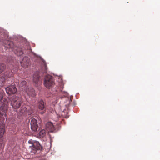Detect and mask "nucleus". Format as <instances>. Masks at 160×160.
<instances>
[{
	"mask_svg": "<svg viewBox=\"0 0 160 160\" xmlns=\"http://www.w3.org/2000/svg\"><path fill=\"white\" fill-rule=\"evenodd\" d=\"M8 105L7 100L3 98V94L0 93V138L3 135L5 132V125L2 122L6 116Z\"/></svg>",
	"mask_w": 160,
	"mask_h": 160,
	"instance_id": "obj_1",
	"label": "nucleus"
},
{
	"mask_svg": "<svg viewBox=\"0 0 160 160\" xmlns=\"http://www.w3.org/2000/svg\"><path fill=\"white\" fill-rule=\"evenodd\" d=\"M12 72L10 70L6 71L4 73V77L6 78H8V77H11L12 75Z\"/></svg>",
	"mask_w": 160,
	"mask_h": 160,
	"instance_id": "obj_13",
	"label": "nucleus"
},
{
	"mask_svg": "<svg viewBox=\"0 0 160 160\" xmlns=\"http://www.w3.org/2000/svg\"><path fill=\"white\" fill-rule=\"evenodd\" d=\"M20 63L22 67L26 68L29 65V60L27 57H25L20 61Z\"/></svg>",
	"mask_w": 160,
	"mask_h": 160,
	"instance_id": "obj_9",
	"label": "nucleus"
},
{
	"mask_svg": "<svg viewBox=\"0 0 160 160\" xmlns=\"http://www.w3.org/2000/svg\"><path fill=\"white\" fill-rule=\"evenodd\" d=\"M44 67L46 69H47V66L46 63H45L44 64Z\"/></svg>",
	"mask_w": 160,
	"mask_h": 160,
	"instance_id": "obj_19",
	"label": "nucleus"
},
{
	"mask_svg": "<svg viewBox=\"0 0 160 160\" xmlns=\"http://www.w3.org/2000/svg\"><path fill=\"white\" fill-rule=\"evenodd\" d=\"M5 90L7 94H14L17 91V89L15 85H11L5 88Z\"/></svg>",
	"mask_w": 160,
	"mask_h": 160,
	"instance_id": "obj_6",
	"label": "nucleus"
},
{
	"mask_svg": "<svg viewBox=\"0 0 160 160\" xmlns=\"http://www.w3.org/2000/svg\"><path fill=\"white\" fill-rule=\"evenodd\" d=\"M4 46L6 48H12L14 53L18 56H21L23 54L22 49L20 48L14 46L13 43L8 40H5L4 42Z\"/></svg>",
	"mask_w": 160,
	"mask_h": 160,
	"instance_id": "obj_2",
	"label": "nucleus"
},
{
	"mask_svg": "<svg viewBox=\"0 0 160 160\" xmlns=\"http://www.w3.org/2000/svg\"><path fill=\"white\" fill-rule=\"evenodd\" d=\"M4 147V144L1 139H0V149L2 148H3Z\"/></svg>",
	"mask_w": 160,
	"mask_h": 160,
	"instance_id": "obj_18",
	"label": "nucleus"
},
{
	"mask_svg": "<svg viewBox=\"0 0 160 160\" xmlns=\"http://www.w3.org/2000/svg\"><path fill=\"white\" fill-rule=\"evenodd\" d=\"M27 108L25 106H22L20 109L19 112H18L20 116L24 115L27 113Z\"/></svg>",
	"mask_w": 160,
	"mask_h": 160,
	"instance_id": "obj_12",
	"label": "nucleus"
},
{
	"mask_svg": "<svg viewBox=\"0 0 160 160\" xmlns=\"http://www.w3.org/2000/svg\"><path fill=\"white\" fill-rule=\"evenodd\" d=\"M31 129L34 131H37L38 128V125L37 120L34 119H32L31 121Z\"/></svg>",
	"mask_w": 160,
	"mask_h": 160,
	"instance_id": "obj_8",
	"label": "nucleus"
},
{
	"mask_svg": "<svg viewBox=\"0 0 160 160\" xmlns=\"http://www.w3.org/2000/svg\"><path fill=\"white\" fill-rule=\"evenodd\" d=\"M46 127V128L50 132H53L55 130V127L51 122H48L47 123Z\"/></svg>",
	"mask_w": 160,
	"mask_h": 160,
	"instance_id": "obj_10",
	"label": "nucleus"
},
{
	"mask_svg": "<svg viewBox=\"0 0 160 160\" xmlns=\"http://www.w3.org/2000/svg\"><path fill=\"white\" fill-rule=\"evenodd\" d=\"M6 65L3 63L0 64V73H2L5 69Z\"/></svg>",
	"mask_w": 160,
	"mask_h": 160,
	"instance_id": "obj_15",
	"label": "nucleus"
},
{
	"mask_svg": "<svg viewBox=\"0 0 160 160\" xmlns=\"http://www.w3.org/2000/svg\"><path fill=\"white\" fill-rule=\"evenodd\" d=\"M46 134L45 131L44 130L41 131L39 133V136L40 138H43Z\"/></svg>",
	"mask_w": 160,
	"mask_h": 160,
	"instance_id": "obj_16",
	"label": "nucleus"
},
{
	"mask_svg": "<svg viewBox=\"0 0 160 160\" xmlns=\"http://www.w3.org/2000/svg\"><path fill=\"white\" fill-rule=\"evenodd\" d=\"M39 78V73L38 72H36L35 73L33 76V81L35 84L36 86H37L40 82Z\"/></svg>",
	"mask_w": 160,
	"mask_h": 160,
	"instance_id": "obj_11",
	"label": "nucleus"
},
{
	"mask_svg": "<svg viewBox=\"0 0 160 160\" xmlns=\"http://www.w3.org/2000/svg\"><path fill=\"white\" fill-rule=\"evenodd\" d=\"M27 83L26 81H23L20 83V87L22 89L24 88H25Z\"/></svg>",
	"mask_w": 160,
	"mask_h": 160,
	"instance_id": "obj_14",
	"label": "nucleus"
},
{
	"mask_svg": "<svg viewBox=\"0 0 160 160\" xmlns=\"http://www.w3.org/2000/svg\"><path fill=\"white\" fill-rule=\"evenodd\" d=\"M28 142L31 145L29 146V149H31L30 152L35 154L37 150H39L42 148V147L38 142L29 140Z\"/></svg>",
	"mask_w": 160,
	"mask_h": 160,
	"instance_id": "obj_3",
	"label": "nucleus"
},
{
	"mask_svg": "<svg viewBox=\"0 0 160 160\" xmlns=\"http://www.w3.org/2000/svg\"><path fill=\"white\" fill-rule=\"evenodd\" d=\"M12 98H10L11 101V105L14 109L18 108L21 105L22 102V99L19 97H15L14 96Z\"/></svg>",
	"mask_w": 160,
	"mask_h": 160,
	"instance_id": "obj_4",
	"label": "nucleus"
},
{
	"mask_svg": "<svg viewBox=\"0 0 160 160\" xmlns=\"http://www.w3.org/2000/svg\"><path fill=\"white\" fill-rule=\"evenodd\" d=\"M30 90V91L28 93V94L30 96L34 97L36 95L35 91L33 89H32Z\"/></svg>",
	"mask_w": 160,
	"mask_h": 160,
	"instance_id": "obj_17",
	"label": "nucleus"
},
{
	"mask_svg": "<svg viewBox=\"0 0 160 160\" xmlns=\"http://www.w3.org/2000/svg\"><path fill=\"white\" fill-rule=\"evenodd\" d=\"M38 108L39 109V113H43L46 111V108L43 101L41 100L38 102Z\"/></svg>",
	"mask_w": 160,
	"mask_h": 160,
	"instance_id": "obj_7",
	"label": "nucleus"
},
{
	"mask_svg": "<svg viewBox=\"0 0 160 160\" xmlns=\"http://www.w3.org/2000/svg\"><path fill=\"white\" fill-rule=\"evenodd\" d=\"M53 77L50 75L47 76L44 80V85L45 87L48 88L53 86L54 84Z\"/></svg>",
	"mask_w": 160,
	"mask_h": 160,
	"instance_id": "obj_5",
	"label": "nucleus"
}]
</instances>
